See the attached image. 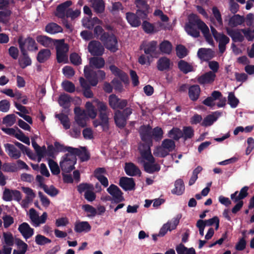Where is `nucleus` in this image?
Here are the masks:
<instances>
[{
	"instance_id": "nucleus-1",
	"label": "nucleus",
	"mask_w": 254,
	"mask_h": 254,
	"mask_svg": "<svg viewBox=\"0 0 254 254\" xmlns=\"http://www.w3.org/2000/svg\"><path fill=\"white\" fill-rule=\"evenodd\" d=\"M17 43L21 52H33L38 50L35 40L30 36L24 38L22 35H20L18 37Z\"/></svg>"
},
{
	"instance_id": "nucleus-2",
	"label": "nucleus",
	"mask_w": 254,
	"mask_h": 254,
	"mask_svg": "<svg viewBox=\"0 0 254 254\" xmlns=\"http://www.w3.org/2000/svg\"><path fill=\"white\" fill-rule=\"evenodd\" d=\"M106 49L112 52L115 53L118 50V40L116 36L113 33L104 32L100 37Z\"/></svg>"
},
{
	"instance_id": "nucleus-3",
	"label": "nucleus",
	"mask_w": 254,
	"mask_h": 254,
	"mask_svg": "<svg viewBox=\"0 0 254 254\" xmlns=\"http://www.w3.org/2000/svg\"><path fill=\"white\" fill-rule=\"evenodd\" d=\"M76 161V157L72 154L69 153L64 154L60 162L62 171L64 173H70L75 169L74 165Z\"/></svg>"
},
{
	"instance_id": "nucleus-4",
	"label": "nucleus",
	"mask_w": 254,
	"mask_h": 254,
	"mask_svg": "<svg viewBox=\"0 0 254 254\" xmlns=\"http://www.w3.org/2000/svg\"><path fill=\"white\" fill-rule=\"evenodd\" d=\"M97 108L99 112V119L106 127V129H108L110 109H108L106 103L99 100L97 101Z\"/></svg>"
},
{
	"instance_id": "nucleus-5",
	"label": "nucleus",
	"mask_w": 254,
	"mask_h": 254,
	"mask_svg": "<svg viewBox=\"0 0 254 254\" xmlns=\"http://www.w3.org/2000/svg\"><path fill=\"white\" fill-rule=\"evenodd\" d=\"M55 43L57 51V60L59 63H61L67 60L66 53L68 50V45L65 44L64 40H55Z\"/></svg>"
},
{
	"instance_id": "nucleus-6",
	"label": "nucleus",
	"mask_w": 254,
	"mask_h": 254,
	"mask_svg": "<svg viewBox=\"0 0 254 254\" xmlns=\"http://www.w3.org/2000/svg\"><path fill=\"white\" fill-rule=\"evenodd\" d=\"M138 132L141 140L143 142L142 144L153 145L152 127L149 125L141 126Z\"/></svg>"
},
{
	"instance_id": "nucleus-7",
	"label": "nucleus",
	"mask_w": 254,
	"mask_h": 254,
	"mask_svg": "<svg viewBox=\"0 0 254 254\" xmlns=\"http://www.w3.org/2000/svg\"><path fill=\"white\" fill-rule=\"evenodd\" d=\"M157 42L151 41L147 43H143L140 46V50H143L147 56V60L149 61L151 58L157 54Z\"/></svg>"
},
{
	"instance_id": "nucleus-8",
	"label": "nucleus",
	"mask_w": 254,
	"mask_h": 254,
	"mask_svg": "<svg viewBox=\"0 0 254 254\" xmlns=\"http://www.w3.org/2000/svg\"><path fill=\"white\" fill-rule=\"evenodd\" d=\"M108 101L109 106L113 110H122L127 107L128 103L127 100L119 98L114 94L109 96Z\"/></svg>"
},
{
	"instance_id": "nucleus-9",
	"label": "nucleus",
	"mask_w": 254,
	"mask_h": 254,
	"mask_svg": "<svg viewBox=\"0 0 254 254\" xmlns=\"http://www.w3.org/2000/svg\"><path fill=\"white\" fill-rule=\"evenodd\" d=\"M134 3L138 8L136 14L139 15L142 20L147 19L149 13V5L145 0H135Z\"/></svg>"
},
{
	"instance_id": "nucleus-10",
	"label": "nucleus",
	"mask_w": 254,
	"mask_h": 254,
	"mask_svg": "<svg viewBox=\"0 0 254 254\" xmlns=\"http://www.w3.org/2000/svg\"><path fill=\"white\" fill-rule=\"evenodd\" d=\"M180 219V217L177 216L164 224L160 229L158 236L163 237L165 236L168 231H171L175 230L179 223Z\"/></svg>"
},
{
	"instance_id": "nucleus-11",
	"label": "nucleus",
	"mask_w": 254,
	"mask_h": 254,
	"mask_svg": "<svg viewBox=\"0 0 254 254\" xmlns=\"http://www.w3.org/2000/svg\"><path fill=\"white\" fill-rule=\"evenodd\" d=\"M89 52L93 56H101L104 54V46L98 41H90L88 45Z\"/></svg>"
},
{
	"instance_id": "nucleus-12",
	"label": "nucleus",
	"mask_w": 254,
	"mask_h": 254,
	"mask_svg": "<svg viewBox=\"0 0 254 254\" xmlns=\"http://www.w3.org/2000/svg\"><path fill=\"white\" fill-rule=\"evenodd\" d=\"M107 191L113 197L115 203H118L124 200L123 193L116 185H111L107 189Z\"/></svg>"
},
{
	"instance_id": "nucleus-13",
	"label": "nucleus",
	"mask_w": 254,
	"mask_h": 254,
	"mask_svg": "<svg viewBox=\"0 0 254 254\" xmlns=\"http://www.w3.org/2000/svg\"><path fill=\"white\" fill-rule=\"evenodd\" d=\"M69 149L72 150L71 153L76 157L78 156L81 162L87 161L90 159V154L85 147H81L80 149L73 147Z\"/></svg>"
},
{
	"instance_id": "nucleus-14",
	"label": "nucleus",
	"mask_w": 254,
	"mask_h": 254,
	"mask_svg": "<svg viewBox=\"0 0 254 254\" xmlns=\"http://www.w3.org/2000/svg\"><path fill=\"white\" fill-rule=\"evenodd\" d=\"M120 186L125 190H131L135 189V184L132 178L121 177L119 182Z\"/></svg>"
},
{
	"instance_id": "nucleus-15",
	"label": "nucleus",
	"mask_w": 254,
	"mask_h": 254,
	"mask_svg": "<svg viewBox=\"0 0 254 254\" xmlns=\"http://www.w3.org/2000/svg\"><path fill=\"white\" fill-rule=\"evenodd\" d=\"M84 73L90 84L93 86H96L98 82L96 71H93L89 67L85 66L84 68Z\"/></svg>"
},
{
	"instance_id": "nucleus-16",
	"label": "nucleus",
	"mask_w": 254,
	"mask_h": 254,
	"mask_svg": "<svg viewBox=\"0 0 254 254\" xmlns=\"http://www.w3.org/2000/svg\"><path fill=\"white\" fill-rule=\"evenodd\" d=\"M215 73L211 71L207 72L196 78L197 82L201 85L212 83L215 80Z\"/></svg>"
},
{
	"instance_id": "nucleus-17",
	"label": "nucleus",
	"mask_w": 254,
	"mask_h": 254,
	"mask_svg": "<svg viewBox=\"0 0 254 254\" xmlns=\"http://www.w3.org/2000/svg\"><path fill=\"white\" fill-rule=\"evenodd\" d=\"M125 171L127 175L131 177L140 176L141 174L139 168L132 162L125 163Z\"/></svg>"
},
{
	"instance_id": "nucleus-18",
	"label": "nucleus",
	"mask_w": 254,
	"mask_h": 254,
	"mask_svg": "<svg viewBox=\"0 0 254 254\" xmlns=\"http://www.w3.org/2000/svg\"><path fill=\"white\" fill-rule=\"evenodd\" d=\"M18 230L25 239L31 238L33 235L34 232V229L31 228L26 222H23L19 225Z\"/></svg>"
},
{
	"instance_id": "nucleus-19",
	"label": "nucleus",
	"mask_w": 254,
	"mask_h": 254,
	"mask_svg": "<svg viewBox=\"0 0 254 254\" xmlns=\"http://www.w3.org/2000/svg\"><path fill=\"white\" fill-rule=\"evenodd\" d=\"M126 19L128 23L133 27H137L139 26L141 23V17L136 13L131 12H127Z\"/></svg>"
},
{
	"instance_id": "nucleus-20",
	"label": "nucleus",
	"mask_w": 254,
	"mask_h": 254,
	"mask_svg": "<svg viewBox=\"0 0 254 254\" xmlns=\"http://www.w3.org/2000/svg\"><path fill=\"white\" fill-rule=\"evenodd\" d=\"M173 64L170 60L166 57L160 58L157 62V69L161 71L169 70Z\"/></svg>"
},
{
	"instance_id": "nucleus-21",
	"label": "nucleus",
	"mask_w": 254,
	"mask_h": 254,
	"mask_svg": "<svg viewBox=\"0 0 254 254\" xmlns=\"http://www.w3.org/2000/svg\"><path fill=\"white\" fill-rule=\"evenodd\" d=\"M127 119L122 114L121 110H117L114 114V120L117 127L124 128L127 125Z\"/></svg>"
},
{
	"instance_id": "nucleus-22",
	"label": "nucleus",
	"mask_w": 254,
	"mask_h": 254,
	"mask_svg": "<svg viewBox=\"0 0 254 254\" xmlns=\"http://www.w3.org/2000/svg\"><path fill=\"white\" fill-rule=\"evenodd\" d=\"M6 152L8 156L14 159H17L21 156V152L17 149L15 146L10 143L4 144Z\"/></svg>"
},
{
	"instance_id": "nucleus-23",
	"label": "nucleus",
	"mask_w": 254,
	"mask_h": 254,
	"mask_svg": "<svg viewBox=\"0 0 254 254\" xmlns=\"http://www.w3.org/2000/svg\"><path fill=\"white\" fill-rule=\"evenodd\" d=\"M109 69L113 74L119 77L123 82H126L128 81V78L127 74L116 65L113 64L110 65Z\"/></svg>"
},
{
	"instance_id": "nucleus-24",
	"label": "nucleus",
	"mask_w": 254,
	"mask_h": 254,
	"mask_svg": "<svg viewBox=\"0 0 254 254\" xmlns=\"http://www.w3.org/2000/svg\"><path fill=\"white\" fill-rule=\"evenodd\" d=\"M144 170L147 173L153 174L160 170V166L155 162L142 161Z\"/></svg>"
},
{
	"instance_id": "nucleus-25",
	"label": "nucleus",
	"mask_w": 254,
	"mask_h": 254,
	"mask_svg": "<svg viewBox=\"0 0 254 254\" xmlns=\"http://www.w3.org/2000/svg\"><path fill=\"white\" fill-rule=\"evenodd\" d=\"M141 146L143 148V150H140V151L142 157L146 160L147 161L155 162V158L152 156L150 149V147L152 145H149L147 144H141Z\"/></svg>"
},
{
	"instance_id": "nucleus-26",
	"label": "nucleus",
	"mask_w": 254,
	"mask_h": 254,
	"mask_svg": "<svg viewBox=\"0 0 254 254\" xmlns=\"http://www.w3.org/2000/svg\"><path fill=\"white\" fill-rule=\"evenodd\" d=\"M249 190V187L247 186H245L241 189L240 190V193L237 196V194L238 193V191H235L234 193L231 194V198L234 202H237L239 200H242V199H244L248 195V190Z\"/></svg>"
},
{
	"instance_id": "nucleus-27",
	"label": "nucleus",
	"mask_w": 254,
	"mask_h": 254,
	"mask_svg": "<svg viewBox=\"0 0 254 254\" xmlns=\"http://www.w3.org/2000/svg\"><path fill=\"white\" fill-rule=\"evenodd\" d=\"M200 93V88L198 85H192L189 88V96L190 99L192 101H195L198 99Z\"/></svg>"
},
{
	"instance_id": "nucleus-28",
	"label": "nucleus",
	"mask_w": 254,
	"mask_h": 254,
	"mask_svg": "<svg viewBox=\"0 0 254 254\" xmlns=\"http://www.w3.org/2000/svg\"><path fill=\"white\" fill-rule=\"evenodd\" d=\"M198 57L204 61H208L213 57V52L210 49L200 48L197 51Z\"/></svg>"
},
{
	"instance_id": "nucleus-29",
	"label": "nucleus",
	"mask_w": 254,
	"mask_h": 254,
	"mask_svg": "<svg viewBox=\"0 0 254 254\" xmlns=\"http://www.w3.org/2000/svg\"><path fill=\"white\" fill-rule=\"evenodd\" d=\"M90 2L97 14H101L104 12L105 3L103 0H90Z\"/></svg>"
},
{
	"instance_id": "nucleus-30",
	"label": "nucleus",
	"mask_w": 254,
	"mask_h": 254,
	"mask_svg": "<svg viewBox=\"0 0 254 254\" xmlns=\"http://www.w3.org/2000/svg\"><path fill=\"white\" fill-rule=\"evenodd\" d=\"M37 41L45 47H51L55 45V40L47 36L38 35L36 37Z\"/></svg>"
},
{
	"instance_id": "nucleus-31",
	"label": "nucleus",
	"mask_w": 254,
	"mask_h": 254,
	"mask_svg": "<svg viewBox=\"0 0 254 254\" xmlns=\"http://www.w3.org/2000/svg\"><path fill=\"white\" fill-rule=\"evenodd\" d=\"M91 229V226L87 221L78 222L75 224L74 231L76 233L88 232Z\"/></svg>"
},
{
	"instance_id": "nucleus-32",
	"label": "nucleus",
	"mask_w": 254,
	"mask_h": 254,
	"mask_svg": "<svg viewBox=\"0 0 254 254\" xmlns=\"http://www.w3.org/2000/svg\"><path fill=\"white\" fill-rule=\"evenodd\" d=\"M72 4V1L68 0L58 5L56 9L57 11V16L60 18L64 17L65 16V10L67 8L71 5Z\"/></svg>"
},
{
	"instance_id": "nucleus-33",
	"label": "nucleus",
	"mask_w": 254,
	"mask_h": 254,
	"mask_svg": "<svg viewBox=\"0 0 254 254\" xmlns=\"http://www.w3.org/2000/svg\"><path fill=\"white\" fill-rule=\"evenodd\" d=\"M11 14L12 11L7 7L1 9L0 10V22L5 25L7 24L9 22Z\"/></svg>"
},
{
	"instance_id": "nucleus-34",
	"label": "nucleus",
	"mask_w": 254,
	"mask_h": 254,
	"mask_svg": "<svg viewBox=\"0 0 254 254\" xmlns=\"http://www.w3.org/2000/svg\"><path fill=\"white\" fill-rule=\"evenodd\" d=\"M245 21L244 16L239 14H234L229 20L228 25L231 27H235L241 25Z\"/></svg>"
},
{
	"instance_id": "nucleus-35",
	"label": "nucleus",
	"mask_w": 254,
	"mask_h": 254,
	"mask_svg": "<svg viewBox=\"0 0 254 254\" xmlns=\"http://www.w3.org/2000/svg\"><path fill=\"white\" fill-rule=\"evenodd\" d=\"M51 55V51L48 49L41 50L37 54V60L40 63H44L47 61Z\"/></svg>"
},
{
	"instance_id": "nucleus-36",
	"label": "nucleus",
	"mask_w": 254,
	"mask_h": 254,
	"mask_svg": "<svg viewBox=\"0 0 254 254\" xmlns=\"http://www.w3.org/2000/svg\"><path fill=\"white\" fill-rule=\"evenodd\" d=\"M105 60L102 57H93L90 59L89 64L92 67L96 68H103L105 65Z\"/></svg>"
},
{
	"instance_id": "nucleus-37",
	"label": "nucleus",
	"mask_w": 254,
	"mask_h": 254,
	"mask_svg": "<svg viewBox=\"0 0 254 254\" xmlns=\"http://www.w3.org/2000/svg\"><path fill=\"white\" fill-rule=\"evenodd\" d=\"M179 69L185 74H187L193 70V66L187 62L181 60L178 63Z\"/></svg>"
},
{
	"instance_id": "nucleus-38",
	"label": "nucleus",
	"mask_w": 254,
	"mask_h": 254,
	"mask_svg": "<svg viewBox=\"0 0 254 254\" xmlns=\"http://www.w3.org/2000/svg\"><path fill=\"white\" fill-rule=\"evenodd\" d=\"M215 114H218V116L221 115V113L218 112H215L213 114L207 115L205 117L201 123V125L203 127H209L211 126L214 122H215L218 118V117L214 116Z\"/></svg>"
},
{
	"instance_id": "nucleus-39",
	"label": "nucleus",
	"mask_w": 254,
	"mask_h": 254,
	"mask_svg": "<svg viewBox=\"0 0 254 254\" xmlns=\"http://www.w3.org/2000/svg\"><path fill=\"white\" fill-rule=\"evenodd\" d=\"M45 31L50 34H54L63 32V28L58 24L54 22L48 24L45 27Z\"/></svg>"
},
{
	"instance_id": "nucleus-40",
	"label": "nucleus",
	"mask_w": 254,
	"mask_h": 254,
	"mask_svg": "<svg viewBox=\"0 0 254 254\" xmlns=\"http://www.w3.org/2000/svg\"><path fill=\"white\" fill-rule=\"evenodd\" d=\"M184 191L185 185L183 180H177L175 183V188L172 190V193L179 195L182 194Z\"/></svg>"
},
{
	"instance_id": "nucleus-41",
	"label": "nucleus",
	"mask_w": 254,
	"mask_h": 254,
	"mask_svg": "<svg viewBox=\"0 0 254 254\" xmlns=\"http://www.w3.org/2000/svg\"><path fill=\"white\" fill-rule=\"evenodd\" d=\"M172 45L171 43L168 40H164L159 45V50L160 52L165 54L170 55L172 51Z\"/></svg>"
},
{
	"instance_id": "nucleus-42",
	"label": "nucleus",
	"mask_w": 254,
	"mask_h": 254,
	"mask_svg": "<svg viewBox=\"0 0 254 254\" xmlns=\"http://www.w3.org/2000/svg\"><path fill=\"white\" fill-rule=\"evenodd\" d=\"M227 33L235 42H242L244 40V36L239 32L227 28Z\"/></svg>"
},
{
	"instance_id": "nucleus-43",
	"label": "nucleus",
	"mask_w": 254,
	"mask_h": 254,
	"mask_svg": "<svg viewBox=\"0 0 254 254\" xmlns=\"http://www.w3.org/2000/svg\"><path fill=\"white\" fill-rule=\"evenodd\" d=\"M185 30L188 35L194 38H197L200 36L199 28L197 26L186 24Z\"/></svg>"
},
{
	"instance_id": "nucleus-44",
	"label": "nucleus",
	"mask_w": 254,
	"mask_h": 254,
	"mask_svg": "<svg viewBox=\"0 0 254 254\" xmlns=\"http://www.w3.org/2000/svg\"><path fill=\"white\" fill-rule=\"evenodd\" d=\"M71 100V97L69 95L64 93L60 96L58 101L61 106L66 109L69 107Z\"/></svg>"
},
{
	"instance_id": "nucleus-45",
	"label": "nucleus",
	"mask_w": 254,
	"mask_h": 254,
	"mask_svg": "<svg viewBox=\"0 0 254 254\" xmlns=\"http://www.w3.org/2000/svg\"><path fill=\"white\" fill-rule=\"evenodd\" d=\"M194 129L191 126L184 127L182 130V138L185 140L192 138L194 136Z\"/></svg>"
},
{
	"instance_id": "nucleus-46",
	"label": "nucleus",
	"mask_w": 254,
	"mask_h": 254,
	"mask_svg": "<svg viewBox=\"0 0 254 254\" xmlns=\"http://www.w3.org/2000/svg\"><path fill=\"white\" fill-rule=\"evenodd\" d=\"M23 57L19 61L20 66L24 69L28 66H29L32 64V61L27 52H21Z\"/></svg>"
},
{
	"instance_id": "nucleus-47",
	"label": "nucleus",
	"mask_w": 254,
	"mask_h": 254,
	"mask_svg": "<svg viewBox=\"0 0 254 254\" xmlns=\"http://www.w3.org/2000/svg\"><path fill=\"white\" fill-rule=\"evenodd\" d=\"M189 22L186 24L197 26L199 28L202 24V22H203L195 14L191 13L190 14L188 17Z\"/></svg>"
},
{
	"instance_id": "nucleus-48",
	"label": "nucleus",
	"mask_w": 254,
	"mask_h": 254,
	"mask_svg": "<svg viewBox=\"0 0 254 254\" xmlns=\"http://www.w3.org/2000/svg\"><path fill=\"white\" fill-rule=\"evenodd\" d=\"M152 138L156 141H159L162 139L163 136V130L160 127H156L152 128Z\"/></svg>"
},
{
	"instance_id": "nucleus-49",
	"label": "nucleus",
	"mask_w": 254,
	"mask_h": 254,
	"mask_svg": "<svg viewBox=\"0 0 254 254\" xmlns=\"http://www.w3.org/2000/svg\"><path fill=\"white\" fill-rule=\"evenodd\" d=\"M82 209L86 213L87 216L89 218L94 217L97 214V210L93 206L89 204H84L82 206Z\"/></svg>"
},
{
	"instance_id": "nucleus-50",
	"label": "nucleus",
	"mask_w": 254,
	"mask_h": 254,
	"mask_svg": "<svg viewBox=\"0 0 254 254\" xmlns=\"http://www.w3.org/2000/svg\"><path fill=\"white\" fill-rule=\"evenodd\" d=\"M162 147L168 150L169 152L173 151L176 147L175 142L171 139H165L161 144Z\"/></svg>"
},
{
	"instance_id": "nucleus-51",
	"label": "nucleus",
	"mask_w": 254,
	"mask_h": 254,
	"mask_svg": "<svg viewBox=\"0 0 254 254\" xmlns=\"http://www.w3.org/2000/svg\"><path fill=\"white\" fill-rule=\"evenodd\" d=\"M168 136L174 140H179L182 137V131L178 127H173L169 131Z\"/></svg>"
},
{
	"instance_id": "nucleus-52",
	"label": "nucleus",
	"mask_w": 254,
	"mask_h": 254,
	"mask_svg": "<svg viewBox=\"0 0 254 254\" xmlns=\"http://www.w3.org/2000/svg\"><path fill=\"white\" fill-rule=\"evenodd\" d=\"M56 117L61 121V124L65 129L70 128V122L67 115L64 114H60L56 115Z\"/></svg>"
},
{
	"instance_id": "nucleus-53",
	"label": "nucleus",
	"mask_w": 254,
	"mask_h": 254,
	"mask_svg": "<svg viewBox=\"0 0 254 254\" xmlns=\"http://www.w3.org/2000/svg\"><path fill=\"white\" fill-rule=\"evenodd\" d=\"M124 8L123 4L120 2H113L112 6L108 7V9L110 12L113 15L118 13L120 10H123Z\"/></svg>"
},
{
	"instance_id": "nucleus-54",
	"label": "nucleus",
	"mask_w": 254,
	"mask_h": 254,
	"mask_svg": "<svg viewBox=\"0 0 254 254\" xmlns=\"http://www.w3.org/2000/svg\"><path fill=\"white\" fill-rule=\"evenodd\" d=\"M48 165L52 173L54 175H59L60 173V167L57 162L52 159H48Z\"/></svg>"
},
{
	"instance_id": "nucleus-55",
	"label": "nucleus",
	"mask_w": 254,
	"mask_h": 254,
	"mask_svg": "<svg viewBox=\"0 0 254 254\" xmlns=\"http://www.w3.org/2000/svg\"><path fill=\"white\" fill-rule=\"evenodd\" d=\"M35 241L36 244L39 246H44L52 242L51 239L41 234H38L35 236Z\"/></svg>"
},
{
	"instance_id": "nucleus-56",
	"label": "nucleus",
	"mask_w": 254,
	"mask_h": 254,
	"mask_svg": "<svg viewBox=\"0 0 254 254\" xmlns=\"http://www.w3.org/2000/svg\"><path fill=\"white\" fill-rule=\"evenodd\" d=\"M3 238L4 243L8 247H12L15 243V239L10 232H3Z\"/></svg>"
},
{
	"instance_id": "nucleus-57",
	"label": "nucleus",
	"mask_w": 254,
	"mask_h": 254,
	"mask_svg": "<svg viewBox=\"0 0 254 254\" xmlns=\"http://www.w3.org/2000/svg\"><path fill=\"white\" fill-rule=\"evenodd\" d=\"M16 121V116L14 114H9L5 116L2 119V124L7 127H11L14 124Z\"/></svg>"
},
{
	"instance_id": "nucleus-58",
	"label": "nucleus",
	"mask_w": 254,
	"mask_h": 254,
	"mask_svg": "<svg viewBox=\"0 0 254 254\" xmlns=\"http://www.w3.org/2000/svg\"><path fill=\"white\" fill-rule=\"evenodd\" d=\"M85 107L89 117L91 119H95L97 116V112L92 103L90 102H86Z\"/></svg>"
},
{
	"instance_id": "nucleus-59",
	"label": "nucleus",
	"mask_w": 254,
	"mask_h": 254,
	"mask_svg": "<svg viewBox=\"0 0 254 254\" xmlns=\"http://www.w3.org/2000/svg\"><path fill=\"white\" fill-rule=\"evenodd\" d=\"M54 147L56 149L57 153L59 152H68L67 153H71L72 150L69 148H73L72 147L65 146L63 144H61L60 142L56 141L54 142Z\"/></svg>"
},
{
	"instance_id": "nucleus-60",
	"label": "nucleus",
	"mask_w": 254,
	"mask_h": 254,
	"mask_svg": "<svg viewBox=\"0 0 254 254\" xmlns=\"http://www.w3.org/2000/svg\"><path fill=\"white\" fill-rule=\"evenodd\" d=\"M14 143L23 152V153H25L30 159H33V158L32 157L33 153L29 148L18 141H15Z\"/></svg>"
},
{
	"instance_id": "nucleus-61",
	"label": "nucleus",
	"mask_w": 254,
	"mask_h": 254,
	"mask_svg": "<svg viewBox=\"0 0 254 254\" xmlns=\"http://www.w3.org/2000/svg\"><path fill=\"white\" fill-rule=\"evenodd\" d=\"M239 103V99L236 97L234 93L231 92L229 93L228 96V103L231 107L233 108H236Z\"/></svg>"
},
{
	"instance_id": "nucleus-62",
	"label": "nucleus",
	"mask_w": 254,
	"mask_h": 254,
	"mask_svg": "<svg viewBox=\"0 0 254 254\" xmlns=\"http://www.w3.org/2000/svg\"><path fill=\"white\" fill-rule=\"evenodd\" d=\"M176 55L180 59H183L188 55L187 48L183 45H178L176 48Z\"/></svg>"
},
{
	"instance_id": "nucleus-63",
	"label": "nucleus",
	"mask_w": 254,
	"mask_h": 254,
	"mask_svg": "<svg viewBox=\"0 0 254 254\" xmlns=\"http://www.w3.org/2000/svg\"><path fill=\"white\" fill-rule=\"evenodd\" d=\"M18 132L15 134V137L20 141L27 145H30L29 138L26 136L24 133L17 128Z\"/></svg>"
},
{
	"instance_id": "nucleus-64",
	"label": "nucleus",
	"mask_w": 254,
	"mask_h": 254,
	"mask_svg": "<svg viewBox=\"0 0 254 254\" xmlns=\"http://www.w3.org/2000/svg\"><path fill=\"white\" fill-rule=\"evenodd\" d=\"M15 244L17 246L19 250L21 252H23V253L25 254L28 249L27 244L19 238L15 239Z\"/></svg>"
}]
</instances>
